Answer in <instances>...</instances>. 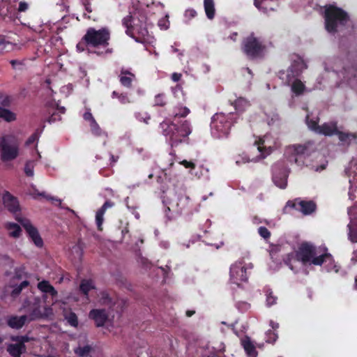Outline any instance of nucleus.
Returning <instances> with one entry per match:
<instances>
[{
	"label": "nucleus",
	"instance_id": "5701e85b",
	"mask_svg": "<svg viewBox=\"0 0 357 357\" xmlns=\"http://www.w3.org/2000/svg\"><path fill=\"white\" fill-rule=\"evenodd\" d=\"M338 73L341 74L343 78L349 81L353 77H357V64L351 63L350 65H344L342 70H338Z\"/></svg>",
	"mask_w": 357,
	"mask_h": 357
},
{
	"label": "nucleus",
	"instance_id": "864d4df0",
	"mask_svg": "<svg viewBox=\"0 0 357 357\" xmlns=\"http://www.w3.org/2000/svg\"><path fill=\"white\" fill-rule=\"evenodd\" d=\"M11 340L14 342H17V344L25 345V343L29 342L31 339L27 335H17L13 336Z\"/></svg>",
	"mask_w": 357,
	"mask_h": 357
},
{
	"label": "nucleus",
	"instance_id": "f257e3e1",
	"mask_svg": "<svg viewBox=\"0 0 357 357\" xmlns=\"http://www.w3.org/2000/svg\"><path fill=\"white\" fill-rule=\"evenodd\" d=\"M324 8L325 29L331 34L335 35L338 33L350 20L348 13L341 8L328 4Z\"/></svg>",
	"mask_w": 357,
	"mask_h": 357
},
{
	"label": "nucleus",
	"instance_id": "338daca9",
	"mask_svg": "<svg viewBox=\"0 0 357 357\" xmlns=\"http://www.w3.org/2000/svg\"><path fill=\"white\" fill-rule=\"evenodd\" d=\"M83 118L85 121H89L90 123L93 121H96L90 111V109H86V111L83 114Z\"/></svg>",
	"mask_w": 357,
	"mask_h": 357
},
{
	"label": "nucleus",
	"instance_id": "79ce46f5",
	"mask_svg": "<svg viewBox=\"0 0 357 357\" xmlns=\"http://www.w3.org/2000/svg\"><path fill=\"white\" fill-rule=\"evenodd\" d=\"M100 303L105 305H113L115 302L107 291H101L100 294Z\"/></svg>",
	"mask_w": 357,
	"mask_h": 357
},
{
	"label": "nucleus",
	"instance_id": "09e8293b",
	"mask_svg": "<svg viewBox=\"0 0 357 357\" xmlns=\"http://www.w3.org/2000/svg\"><path fill=\"white\" fill-rule=\"evenodd\" d=\"M330 257H331V255L329 253H325L318 257H315L314 255L310 261L314 265L321 266L324 261H326L327 258Z\"/></svg>",
	"mask_w": 357,
	"mask_h": 357
},
{
	"label": "nucleus",
	"instance_id": "58836bf2",
	"mask_svg": "<svg viewBox=\"0 0 357 357\" xmlns=\"http://www.w3.org/2000/svg\"><path fill=\"white\" fill-rule=\"evenodd\" d=\"M234 105L237 112H243L250 106V103L246 99L239 98L234 101Z\"/></svg>",
	"mask_w": 357,
	"mask_h": 357
},
{
	"label": "nucleus",
	"instance_id": "13d9d810",
	"mask_svg": "<svg viewBox=\"0 0 357 357\" xmlns=\"http://www.w3.org/2000/svg\"><path fill=\"white\" fill-rule=\"evenodd\" d=\"M348 214L352 220H357V202L348 208Z\"/></svg>",
	"mask_w": 357,
	"mask_h": 357
},
{
	"label": "nucleus",
	"instance_id": "f3484780",
	"mask_svg": "<svg viewBox=\"0 0 357 357\" xmlns=\"http://www.w3.org/2000/svg\"><path fill=\"white\" fill-rule=\"evenodd\" d=\"M3 203L4 206L12 213L20 211V204L17 199L6 191L3 195Z\"/></svg>",
	"mask_w": 357,
	"mask_h": 357
},
{
	"label": "nucleus",
	"instance_id": "4468645a",
	"mask_svg": "<svg viewBox=\"0 0 357 357\" xmlns=\"http://www.w3.org/2000/svg\"><path fill=\"white\" fill-rule=\"evenodd\" d=\"M287 204L296 210L301 211L304 215H310L315 211L317 208L316 203L312 200L295 199L293 202L289 201Z\"/></svg>",
	"mask_w": 357,
	"mask_h": 357
},
{
	"label": "nucleus",
	"instance_id": "49530a36",
	"mask_svg": "<svg viewBox=\"0 0 357 357\" xmlns=\"http://www.w3.org/2000/svg\"><path fill=\"white\" fill-rule=\"evenodd\" d=\"M167 104V100L165 93H158L154 98V106L165 107Z\"/></svg>",
	"mask_w": 357,
	"mask_h": 357
},
{
	"label": "nucleus",
	"instance_id": "052dcab7",
	"mask_svg": "<svg viewBox=\"0 0 357 357\" xmlns=\"http://www.w3.org/2000/svg\"><path fill=\"white\" fill-rule=\"evenodd\" d=\"M236 306L241 312H245L250 307V303L244 301L237 302Z\"/></svg>",
	"mask_w": 357,
	"mask_h": 357
},
{
	"label": "nucleus",
	"instance_id": "2f4dec72",
	"mask_svg": "<svg viewBox=\"0 0 357 357\" xmlns=\"http://www.w3.org/2000/svg\"><path fill=\"white\" fill-rule=\"evenodd\" d=\"M291 91L297 96L302 95L305 91V85L299 79H296L291 84Z\"/></svg>",
	"mask_w": 357,
	"mask_h": 357
},
{
	"label": "nucleus",
	"instance_id": "1a4fd4ad",
	"mask_svg": "<svg viewBox=\"0 0 357 357\" xmlns=\"http://www.w3.org/2000/svg\"><path fill=\"white\" fill-rule=\"evenodd\" d=\"M253 266L249 264L248 266L243 265L242 261H236L230 267V280L232 283L240 285L241 282H247L248 280V269H252Z\"/></svg>",
	"mask_w": 357,
	"mask_h": 357
},
{
	"label": "nucleus",
	"instance_id": "bf43d9fd",
	"mask_svg": "<svg viewBox=\"0 0 357 357\" xmlns=\"http://www.w3.org/2000/svg\"><path fill=\"white\" fill-rule=\"evenodd\" d=\"M259 234L264 239H268L271 237V232L265 227H260L258 229Z\"/></svg>",
	"mask_w": 357,
	"mask_h": 357
},
{
	"label": "nucleus",
	"instance_id": "de8ad7c7",
	"mask_svg": "<svg viewBox=\"0 0 357 357\" xmlns=\"http://www.w3.org/2000/svg\"><path fill=\"white\" fill-rule=\"evenodd\" d=\"M266 296V305L268 307H271L277 303L278 298L273 294V292L271 289H268L265 291Z\"/></svg>",
	"mask_w": 357,
	"mask_h": 357
},
{
	"label": "nucleus",
	"instance_id": "c756f323",
	"mask_svg": "<svg viewBox=\"0 0 357 357\" xmlns=\"http://www.w3.org/2000/svg\"><path fill=\"white\" fill-rule=\"evenodd\" d=\"M241 344L249 357H256L257 356L256 348L248 337L242 340Z\"/></svg>",
	"mask_w": 357,
	"mask_h": 357
},
{
	"label": "nucleus",
	"instance_id": "3c124183",
	"mask_svg": "<svg viewBox=\"0 0 357 357\" xmlns=\"http://www.w3.org/2000/svg\"><path fill=\"white\" fill-rule=\"evenodd\" d=\"M34 162L29 160L26 162L24 166V173L27 176L32 177L34 175Z\"/></svg>",
	"mask_w": 357,
	"mask_h": 357
},
{
	"label": "nucleus",
	"instance_id": "72a5a7b5",
	"mask_svg": "<svg viewBox=\"0 0 357 357\" xmlns=\"http://www.w3.org/2000/svg\"><path fill=\"white\" fill-rule=\"evenodd\" d=\"M347 227L349 229V239L352 243H357V220H351Z\"/></svg>",
	"mask_w": 357,
	"mask_h": 357
},
{
	"label": "nucleus",
	"instance_id": "f704fd0d",
	"mask_svg": "<svg viewBox=\"0 0 357 357\" xmlns=\"http://www.w3.org/2000/svg\"><path fill=\"white\" fill-rule=\"evenodd\" d=\"M278 76L280 79L283 80V82L287 85H290L296 79H298V77L296 76L292 73L289 72V69L287 70V72L284 70H280L278 73Z\"/></svg>",
	"mask_w": 357,
	"mask_h": 357
},
{
	"label": "nucleus",
	"instance_id": "37998d69",
	"mask_svg": "<svg viewBox=\"0 0 357 357\" xmlns=\"http://www.w3.org/2000/svg\"><path fill=\"white\" fill-rule=\"evenodd\" d=\"M269 3L270 1H254L256 8L265 14L274 10L273 8L268 6Z\"/></svg>",
	"mask_w": 357,
	"mask_h": 357
},
{
	"label": "nucleus",
	"instance_id": "423d86ee",
	"mask_svg": "<svg viewBox=\"0 0 357 357\" xmlns=\"http://www.w3.org/2000/svg\"><path fill=\"white\" fill-rule=\"evenodd\" d=\"M20 143L17 139L11 135L0 137V152L2 162H9L15 160L19 155Z\"/></svg>",
	"mask_w": 357,
	"mask_h": 357
},
{
	"label": "nucleus",
	"instance_id": "774afa93",
	"mask_svg": "<svg viewBox=\"0 0 357 357\" xmlns=\"http://www.w3.org/2000/svg\"><path fill=\"white\" fill-rule=\"evenodd\" d=\"M28 8H29V5L26 2L20 1L19 8H18V11L19 12H24L28 9Z\"/></svg>",
	"mask_w": 357,
	"mask_h": 357
},
{
	"label": "nucleus",
	"instance_id": "ddd939ff",
	"mask_svg": "<svg viewBox=\"0 0 357 357\" xmlns=\"http://www.w3.org/2000/svg\"><path fill=\"white\" fill-rule=\"evenodd\" d=\"M296 251L299 261L302 262L303 264L310 262L316 255L315 247L307 242L302 243Z\"/></svg>",
	"mask_w": 357,
	"mask_h": 357
},
{
	"label": "nucleus",
	"instance_id": "603ef678",
	"mask_svg": "<svg viewBox=\"0 0 357 357\" xmlns=\"http://www.w3.org/2000/svg\"><path fill=\"white\" fill-rule=\"evenodd\" d=\"M306 123L310 130H312L317 133V132L320 128V126L318 124V122L317 121L310 119L309 115H307Z\"/></svg>",
	"mask_w": 357,
	"mask_h": 357
},
{
	"label": "nucleus",
	"instance_id": "4be33fe9",
	"mask_svg": "<svg viewBox=\"0 0 357 357\" xmlns=\"http://www.w3.org/2000/svg\"><path fill=\"white\" fill-rule=\"evenodd\" d=\"M28 320L27 315L10 316L7 319V324L9 327L13 329L22 328Z\"/></svg>",
	"mask_w": 357,
	"mask_h": 357
},
{
	"label": "nucleus",
	"instance_id": "cd10ccee",
	"mask_svg": "<svg viewBox=\"0 0 357 357\" xmlns=\"http://www.w3.org/2000/svg\"><path fill=\"white\" fill-rule=\"evenodd\" d=\"M38 289L43 293L49 294L52 297L56 296L58 294L57 291L47 280H43L38 283Z\"/></svg>",
	"mask_w": 357,
	"mask_h": 357
},
{
	"label": "nucleus",
	"instance_id": "7ed1b4c3",
	"mask_svg": "<svg viewBox=\"0 0 357 357\" xmlns=\"http://www.w3.org/2000/svg\"><path fill=\"white\" fill-rule=\"evenodd\" d=\"M110 33L107 28L96 30L90 27L81 40L77 44L76 48L79 52L85 51L88 47H106L109 45Z\"/></svg>",
	"mask_w": 357,
	"mask_h": 357
},
{
	"label": "nucleus",
	"instance_id": "2eb2a0df",
	"mask_svg": "<svg viewBox=\"0 0 357 357\" xmlns=\"http://www.w3.org/2000/svg\"><path fill=\"white\" fill-rule=\"evenodd\" d=\"M287 178L288 174L284 169L273 167L272 179L275 185L281 189H285L287 185Z\"/></svg>",
	"mask_w": 357,
	"mask_h": 357
},
{
	"label": "nucleus",
	"instance_id": "7c9ffc66",
	"mask_svg": "<svg viewBox=\"0 0 357 357\" xmlns=\"http://www.w3.org/2000/svg\"><path fill=\"white\" fill-rule=\"evenodd\" d=\"M5 227L10 231L9 235L13 238H19L22 233V229L19 225L14 222H7Z\"/></svg>",
	"mask_w": 357,
	"mask_h": 357
},
{
	"label": "nucleus",
	"instance_id": "5fc2aeb1",
	"mask_svg": "<svg viewBox=\"0 0 357 357\" xmlns=\"http://www.w3.org/2000/svg\"><path fill=\"white\" fill-rule=\"evenodd\" d=\"M294 153L296 155H305L307 151V147L305 145H294L293 146Z\"/></svg>",
	"mask_w": 357,
	"mask_h": 357
},
{
	"label": "nucleus",
	"instance_id": "0eeeda50",
	"mask_svg": "<svg viewBox=\"0 0 357 357\" xmlns=\"http://www.w3.org/2000/svg\"><path fill=\"white\" fill-rule=\"evenodd\" d=\"M241 49L249 59H255L264 56L266 45L258 38L255 37L254 33H251L243 39Z\"/></svg>",
	"mask_w": 357,
	"mask_h": 357
},
{
	"label": "nucleus",
	"instance_id": "bb28decb",
	"mask_svg": "<svg viewBox=\"0 0 357 357\" xmlns=\"http://www.w3.org/2000/svg\"><path fill=\"white\" fill-rule=\"evenodd\" d=\"M26 345L10 344L7 347V351L12 357H21V355L26 351Z\"/></svg>",
	"mask_w": 357,
	"mask_h": 357
},
{
	"label": "nucleus",
	"instance_id": "a19ab883",
	"mask_svg": "<svg viewBox=\"0 0 357 357\" xmlns=\"http://www.w3.org/2000/svg\"><path fill=\"white\" fill-rule=\"evenodd\" d=\"M204 10L207 17L209 20H213L215 17V9L214 1H204Z\"/></svg>",
	"mask_w": 357,
	"mask_h": 357
},
{
	"label": "nucleus",
	"instance_id": "0e129e2a",
	"mask_svg": "<svg viewBox=\"0 0 357 357\" xmlns=\"http://www.w3.org/2000/svg\"><path fill=\"white\" fill-rule=\"evenodd\" d=\"M10 63L11 64L13 69H19L21 70V66H23L24 65L23 61H20L17 59H13L10 61Z\"/></svg>",
	"mask_w": 357,
	"mask_h": 357
},
{
	"label": "nucleus",
	"instance_id": "c03bdc74",
	"mask_svg": "<svg viewBox=\"0 0 357 357\" xmlns=\"http://www.w3.org/2000/svg\"><path fill=\"white\" fill-rule=\"evenodd\" d=\"M29 285V282L28 280H24L20 284L13 286V289L11 291V296L13 297H17L20 294L22 289L26 288Z\"/></svg>",
	"mask_w": 357,
	"mask_h": 357
},
{
	"label": "nucleus",
	"instance_id": "473e14b6",
	"mask_svg": "<svg viewBox=\"0 0 357 357\" xmlns=\"http://www.w3.org/2000/svg\"><path fill=\"white\" fill-rule=\"evenodd\" d=\"M190 113V110L185 106L181 105H176L173 109V117L185 118Z\"/></svg>",
	"mask_w": 357,
	"mask_h": 357
},
{
	"label": "nucleus",
	"instance_id": "4d7b16f0",
	"mask_svg": "<svg viewBox=\"0 0 357 357\" xmlns=\"http://www.w3.org/2000/svg\"><path fill=\"white\" fill-rule=\"evenodd\" d=\"M24 276H26V273L24 267H19L15 268L13 279L21 280Z\"/></svg>",
	"mask_w": 357,
	"mask_h": 357
},
{
	"label": "nucleus",
	"instance_id": "6e6552de",
	"mask_svg": "<svg viewBox=\"0 0 357 357\" xmlns=\"http://www.w3.org/2000/svg\"><path fill=\"white\" fill-rule=\"evenodd\" d=\"M27 304V312L29 313V319L33 321L47 317L49 311L52 309L47 306L42 305V301L39 297H33L25 301Z\"/></svg>",
	"mask_w": 357,
	"mask_h": 357
},
{
	"label": "nucleus",
	"instance_id": "c9c22d12",
	"mask_svg": "<svg viewBox=\"0 0 357 357\" xmlns=\"http://www.w3.org/2000/svg\"><path fill=\"white\" fill-rule=\"evenodd\" d=\"M284 263L288 266L291 270L294 271L293 264L299 262L297 251L291 252L285 255L283 258Z\"/></svg>",
	"mask_w": 357,
	"mask_h": 357
},
{
	"label": "nucleus",
	"instance_id": "20e7f679",
	"mask_svg": "<svg viewBox=\"0 0 357 357\" xmlns=\"http://www.w3.org/2000/svg\"><path fill=\"white\" fill-rule=\"evenodd\" d=\"M153 4L154 1H151V3H146L145 1H132L133 10L131 13L134 15H139L137 17L138 22L133 23V38H135V33L143 38L148 35L146 15L150 13V6Z\"/></svg>",
	"mask_w": 357,
	"mask_h": 357
},
{
	"label": "nucleus",
	"instance_id": "b1692460",
	"mask_svg": "<svg viewBox=\"0 0 357 357\" xmlns=\"http://www.w3.org/2000/svg\"><path fill=\"white\" fill-rule=\"evenodd\" d=\"M306 68L307 65L305 64L303 59H302L301 57H298L296 59L294 60L288 69L289 72L292 73L298 77L302 73L303 70Z\"/></svg>",
	"mask_w": 357,
	"mask_h": 357
},
{
	"label": "nucleus",
	"instance_id": "9d476101",
	"mask_svg": "<svg viewBox=\"0 0 357 357\" xmlns=\"http://www.w3.org/2000/svg\"><path fill=\"white\" fill-rule=\"evenodd\" d=\"M15 219L25 229L29 238L32 241L34 245L38 248H42L43 246V241L38 229L32 225L31 221L24 218L16 217Z\"/></svg>",
	"mask_w": 357,
	"mask_h": 357
},
{
	"label": "nucleus",
	"instance_id": "9b49d317",
	"mask_svg": "<svg viewBox=\"0 0 357 357\" xmlns=\"http://www.w3.org/2000/svg\"><path fill=\"white\" fill-rule=\"evenodd\" d=\"M344 172L346 175L351 178L349 179L350 188L348 195L349 199L354 200L356 198L354 192L357 189V159L352 158Z\"/></svg>",
	"mask_w": 357,
	"mask_h": 357
},
{
	"label": "nucleus",
	"instance_id": "ea45409f",
	"mask_svg": "<svg viewBox=\"0 0 357 357\" xmlns=\"http://www.w3.org/2000/svg\"><path fill=\"white\" fill-rule=\"evenodd\" d=\"M92 347L90 345H85L84 347L79 346L74 349V353L79 357H86L92 351Z\"/></svg>",
	"mask_w": 357,
	"mask_h": 357
},
{
	"label": "nucleus",
	"instance_id": "69168bd1",
	"mask_svg": "<svg viewBox=\"0 0 357 357\" xmlns=\"http://www.w3.org/2000/svg\"><path fill=\"white\" fill-rule=\"evenodd\" d=\"M197 15V12L194 9H188L185 12V17L188 20H190Z\"/></svg>",
	"mask_w": 357,
	"mask_h": 357
},
{
	"label": "nucleus",
	"instance_id": "393cba45",
	"mask_svg": "<svg viewBox=\"0 0 357 357\" xmlns=\"http://www.w3.org/2000/svg\"><path fill=\"white\" fill-rule=\"evenodd\" d=\"M338 139L342 145L349 146L353 140L357 139V132H346L338 130Z\"/></svg>",
	"mask_w": 357,
	"mask_h": 357
},
{
	"label": "nucleus",
	"instance_id": "a211bd4d",
	"mask_svg": "<svg viewBox=\"0 0 357 357\" xmlns=\"http://www.w3.org/2000/svg\"><path fill=\"white\" fill-rule=\"evenodd\" d=\"M119 82L125 88L131 89L136 75L127 69L122 68L119 75Z\"/></svg>",
	"mask_w": 357,
	"mask_h": 357
},
{
	"label": "nucleus",
	"instance_id": "aec40b11",
	"mask_svg": "<svg viewBox=\"0 0 357 357\" xmlns=\"http://www.w3.org/2000/svg\"><path fill=\"white\" fill-rule=\"evenodd\" d=\"M338 130L337 122L331 121L321 125L317 133L324 136H332L334 135H337Z\"/></svg>",
	"mask_w": 357,
	"mask_h": 357
},
{
	"label": "nucleus",
	"instance_id": "680f3d73",
	"mask_svg": "<svg viewBox=\"0 0 357 357\" xmlns=\"http://www.w3.org/2000/svg\"><path fill=\"white\" fill-rule=\"evenodd\" d=\"M169 16L167 15L165 17L158 22V26L163 29H167L169 26V22L168 20Z\"/></svg>",
	"mask_w": 357,
	"mask_h": 357
},
{
	"label": "nucleus",
	"instance_id": "6ab92c4d",
	"mask_svg": "<svg viewBox=\"0 0 357 357\" xmlns=\"http://www.w3.org/2000/svg\"><path fill=\"white\" fill-rule=\"evenodd\" d=\"M114 206V202L111 200H107L103 205L97 211L96 214V224L98 231H102V224L104 222V214L107 208Z\"/></svg>",
	"mask_w": 357,
	"mask_h": 357
},
{
	"label": "nucleus",
	"instance_id": "f03ea898",
	"mask_svg": "<svg viewBox=\"0 0 357 357\" xmlns=\"http://www.w3.org/2000/svg\"><path fill=\"white\" fill-rule=\"evenodd\" d=\"M160 126L163 135L169 137L172 146H176L188 140L192 132L191 125L188 120L180 121L178 123L164 121Z\"/></svg>",
	"mask_w": 357,
	"mask_h": 357
},
{
	"label": "nucleus",
	"instance_id": "e2e57ef3",
	"mask_svg": "<svg viewBox=\"0 0 357 357\" xmlns=\"http://www.w3.org/2000/svg\"><path fill=\"white\" fill-rule=\"evenodd\" d=\"M277 339H278V335L272 331H268V332L267 333L266 342L268 343H274Z\"/></svg>",
	"mask_w": 357,
	"mask_h": 357
},
{
	"label": "nucleus",
	"instance_id": "39448f33",
	"mask_svg": "<svg viewBox=\"0 0 357 357\" xmlns=\"http://www.w3.org/2000/svg\"><path fill=\"white\" fill-rule=\"evenodd\" d=\"M233 114L217 113L212 117L211 128L212 134L218 138L226 137L234 123Z\"/></svg>",
	"mask_w": 357,
	"mask_h": 357
},
{
	"label": "nucleus",
	"instance_id": "dca6fc26",
	"mask_svg": "<svg viewBox=\"0 0 357 357\" xmlns=\"http://www.w3.org/2000/svg\"><path fill=\"white\" fill-rule=\"evenodd\" d=\"M89 317L93 320L97 327L103 326L108 320V313L105 309H93L89 312Z\"/></svg>",
	"mask_w": 357,
	"mask_h": 357
},
{
	"label": "nucleus",
	"instance_id": "4c0bfd02",
	"mask_svg": "<svg viewBox=\"0 0 357 357\" xmlns=\"http://www.w3.org/2000/svg\"><path fill=\"white\" fill-rule=\"evenodd\" d=\"M112 98H117L120 103L123 105L129 104L132 102V100L128 96V94L125 92L119 93L116 91H114L112 93Z\"/></svg>",
	"mask_w": 357,
	"mask_h": 357
},
{
	"label": "nucleus",
	"instance_id": "a18cd8bd",
	"mask_svg": "<svg viewBox=\"0 0 357 357\" xmlns=\"http://www.w3.org/2000/svg\"><path fill=\"white\" fill-rule=\"evenodd\" d=\"M65 319L67 320L68 323L75 328L78 326V318L77 314L73 312H70L65 314Z\"/></svg>",
	"mask_w": 357,
	"mask_h": 357
},
{
	"label": "nucleus",
	"instance_id": "8fccbe9b",
	"mask_svg": "<svg viewBox=\"0 0 357 357\" xmlns=\"http://www.w3.org/2000/svg\"><path fill=\"white\" fill-rule=\"evenodd\" d=\"M12 97L10 96L0 93V105L4 107H9L12 102Z\"/></svg>",
	"mask_w": 357,
	"mask_h": 357
},
{
	"label": "nucleus",
	"instance_id": "a878e982",
	"mask_svg": "<svg viewBox=\"0 0 357 357\" xmlns=\"http://www.w3.org/2000/svg\"><path fill=\"white\" fill-rule=\"evenodd\" d=\"M95 289L96 286L94 285V282L92 280L83 279L81 280L79 290L87 299H89V291Z\"/></svg>",
	"mask_w": 357,
	"mask_h": 357
},
{
	"label": "nucleus",
	"instance_id": "e433bc0d",
	"mask_svg": "<svg viewBox=\"0 0 357 357\" xmlns=\"http://www.w3.org/2000/svg\"><path fill=\"white\" fill-rule=\"evenodd\" d=\"M0 119H3L7 122H11L16 119V115L10 110L0 107Z\"/></svg>",
	"mask_w": 357,
	"mask_h": 357
},
{
	"label": "nucleus",
	"instance_id": "6e6d98bb",
	"mask_svg": "<svg viewBox=\"0 0 357 357\" xmlns=\"http://www.w3.org/2000/svg\"><path fill=\"white\" fill-rule=\"evenodd\" d=\"M90 128L91 132L96 136H100L102 134V130L96 121H93L90 123Z\"/></svg>",
	"mask_w": 357,
	"mask_h": 357
},
{
	"label": "nucleus",
	"instance_id": "c85d7f7f",
	"mask_svg": "<svg viewBox=\"0 0 357 357\" xmlns=\"http://www.w3.org/2000/svg\"><path fill=\"white\" fill-rule=\"evenodd\" d=\"M179 164H181L183 166H184L186 169H190V173L192 174H194L192 171L195 169V167H196V165H195V164L194 162H192V161H188L186 160H183L179 162ZM208 169L204 168L203 166H201L200 167L199 172H195V175L197 178H200L201 176L206 174L208 173Z\"/></svg>",
	"mask_w": 357,
	"mask_h": 357
},
{
	"label": "nucleus",
	"instance_id": "f8f14e48",
	"mask_svg": "<svg viewBox=\"0 0 357 357\" xmlns=\"http://www.w3.org/2000/svg\"><path fill=\"white\" fill-rule=\"evenodd\" d=\"M192 206L190 198L187 195H181L175 204H172L171 206L167 207V210L169 211L173 210L179 215L188 214L191 212Z\"/></svg>",
	"mask_w": 357,
	"mask_h": 357
},
{
	"label": "nucleus",
	"instance_id": "412c9836",
	"mask_svg": "<svg viewBox=\"0 0 357 357\" xmlns=\"http://www.w3.org/2000/svg\"><path fill=\"white\" fill-rule=\"evenodd\" d=\"M133 10V7L130 8L129 15L125 17L122 20V24L126 28V33L128 36L133 37V23L135 22L136 19L139 17L138 15H134L131 12Z\"/></svg>",
	"mask_w": 357,
	"mask_h": 357
}]
</instances>
